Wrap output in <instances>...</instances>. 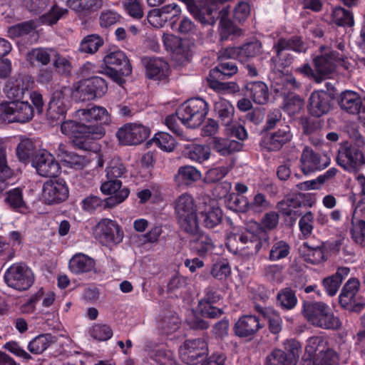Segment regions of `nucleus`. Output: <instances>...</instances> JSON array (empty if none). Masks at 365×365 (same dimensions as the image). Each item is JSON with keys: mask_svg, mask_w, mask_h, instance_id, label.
<instances>
[{"mask_svg": "<svg viewBox=\"0 0 365 365\" xmlns=\"http://www.w3.org/2000/svg\"><path fill=\"white\" fill-rule=\"evenodd\" d=\"M95 266V260L83 253L74 255L68 262L70 272L76 275L90 273L94 270Z\"/></svg>", "mask_w": 365, "mask_h": 365, "instance_id": "nucleus-36", "label": "nucleus"}, {"mask_svg": "<svg viewBox=\"0 0 365 365\" xmlns=\"http://www.w3.org/2000/svg\"><path fill=\"white\" fill-rule=\"evenodd\" d=\"M215 248V242L210 235L204 232H199L190 240L191 252L200 257L211 255Z\"/></svg>", "mask_w": 365, "mask_h": 365, "instance_id": "nucleus-31", "label": "nucleus"}, {"mask_svg": "<svg viewBox=\"0 0 365 365\" xmlns=\"http://www.w3.org/2000/svg\"><path fill=\"white\" fill-rule=\"evenodd\" d=\"M115 199L106 198L101 199L100 197L90 195L84 198L81 202V207L83 210L89 213H94L95 212H101L104 210L112 208L115 207V203H113Z\"/></svg>", "mask_w": 365, "mask_h": 365, "instance_id": "nucleus-41", "label": "nucleus"}, {"mask_svg": "<svg viewBox=\"0 0 365 365\" xmlns=\"http://www.w3.org/2000/svg\"><path fill=\"white\" fill-rule=\"evenodd\" d=\"M223 213L219 207H208L199 214L200 222L207 228L212 229L219 225L222 221Z\"/></svg>", "mask_w": 365, "mask_h": 365, "instance_id": "nucleus-44", "label": "nucleus"}, {"mask_svg": "<svg viewBox=\"0 0 365 365\" xmlns=\"http://www.w3.org/2000/svg\"><path fill=\"white\" fill-rule=\"evenodd\" d=\"M150 130L142 124L128 123L118 128L116 137L120 145H139L150 135Z\"/></svg>", "mask_w": 365, "mask_h": 365, "instance_id": "nucleus-18", "label": "nucleus"}, {"mask_svg": "<svg viewBox=\"0 0 365 365\" xmlns=\"http://www.w3.org/2000/svg\"><path fill=\"white\" fill-rule=\"evenodd\" d=\"M100 190L104 195H110L108 198L115 199L113 200L115 206L123 202L128 198L130 194V190L127 187H123L120 180L106 179L101 183Z\"/></svg>", "mask_w": 365, "mask_h": 365, "instance_id": "nucleus-32", "label": "nucleus"}, {"mask_svg": "<svg viewBox=\"0 0 365 365\" xmlns=\"http://www.w3.org/2000/svg\"><path fill=\"white\" fill-rule=\"evenodd\" d=\"M31 165L37 173L45 178H54L59 173L61 166L55 157L46 150L37 152L31 160Z\"/></svg>", "mask_w": 365, "mask_h": 365, "instance_id": "nucleus-22", "label": "nucleus"}, {"mask_svg": "<svg viewBox=\"0 0 365 365\" xmlns=\"http://www.w3.org/2000/svg\"><path fill=\"white\" fill-rule=\"evenodd\" d=\"M163 42L165 49L172 53V58L178 63L183 64L190 60V48L180 37L173 34H163Z\"/></svg>", "mask_w": 365, "mask_h": 365, "instance_id": "nucleus-24", "label": "nucleus"}, {"mask_svg": "<svg viewBox=\"0 0 365 365\" xmlns=\"http://www.w3.org/2000/svg\"><path fill=\"white\" fill-rule=\"evenodd\" d=\"M108 91V84L101 77L92 76L78 82L74 91V96L81 101L101 98Z\"/></svg>", "mask_w": 365, "mask_h": 365, "instance_id": "nucleus-14", "label": "nucleus"}, {"mask_svg": "<svg viewBox=\"0 0 365 365\" xmlns=\"http://www.w3.org/2000/svg\"><path fill=\"white\" fill-rule=\"evenodd\" d=\"M175 212L177 217L185 216L186 214L197 212L193 198L191 195L183 194L180 195L175 202Z\"/></svg>", "mask_w": 365, "mask_h": 365, "instance_id": "nucleus-54", "label": "nucleus"}, {"mask_svg": "<svg viewBox=\"0 0 365 365\" xmlns=\"http://www.w3.org/2000/svg\"><path fill=\"white\" fill-rule=\"evenodd\" d=\"M214 111L218 122L222 125L226 127V131L228 135L242 141L247 138V132L245 127L233 121L235 108L230 101L224 98H220L215 101Z\"/></svg>", "mask_w": 365, "mask_h": 365, "instance_id": "nucleus-9", "label": "nucleus"}, {"mask_svg": "<svg viewBox=\"0 0 365 365\" xmlns=\"http://www.w3.org/2000/svg\"><path fill=\"white\" fill-rule=\"evenodd\" d=\"M360 288V282L357 278H350L342 287L339 296L341 307L350 312L359 313L365 307V299L357 293Z\"/></svg>", "mask_w": 365, "mask_h": 365, "instance_id": "nucleus-11", "label": "nucleus"}, {"mask_svg": "<svg viewBox=\"0 0 365 365\" xmlns=\"http://www.w3.org/2000/svg\"><path fill=\"white\" fill-rule=\"evenodd\" d=\"M272 51L274 56L270 58V65L277 70L284 69L292 65L295 56L289 52V50L278 42H274Z\"/></svg>", "mask_w": 365, "mask_h": 365, "instance_id": "nucleus-37", "label": "nucleus"}, {"mask_svg": "<svg viewBox=\"0 0 365 365\" xmlns=\"http://www.w3.org/2000/svg\"><path fill=\"white\" fill-rule=\"evenodd\" d=\"M264 324L260 322L259 318L252 314L241 316L235 323L233 331L235 334L242 339H252Z\"/></svg>", "mask_w": 365, "mask_h": 365, "instance_id": "nucleus-25", "label": "nucleus"}, {"mask_svg": "<svg viewBox=\"0 0 365 365\" xmlns=\"http://www.w3.org/2000/svg\"><path fill=\"white\" fill-rule=\"evenodd\" d=\"M278 223L279 215L274 211L269 212L262 217L261 225L254 230L242 229L232 233L229 237V243L232 241L240 243V249L254 250L257 253L269 245V235L266 230H274Z\"/></svg>", "mask_w": 365, "mask_h": 365, "instance_id": "nucleus-3", "label": "nucleus"}, {"mask_svg": "<svg viewBox=\"0 0 365 365\" xmlns=\"http://www.w3.org/2000/svg\"><path fill=\"white\" fill-rule=\"evenodd\" d=\"M162 150L170 152L173 150L176 146L175 138L165 132H158L151 140Z\"/></svg>", "mask_w": 365, "mask_h": 365, "instance_id": "nucleus-61", "label": "nucleus"}, {"mask_svg": "<svg viewBox=\"0 0 365 365\" xmlns=\"http://www.w3.org/2000/svg\"><path fill=\"white\" fill-rule=\"evenodd\" d=\"M302 248L304 260L308 263L319 264L327 259V250L323 242L318 241L316 243L312 240L304 242Z\"/></svg>", "mask_w": 365, "mask_h": 365, "instance_id": "nucleus-33", "label": "nucleus"}, {"mask_svg": "<svg viewBox=\"0 0 365 365\" xmlns=\"http://www.w3.org/2000/svg\"><path fill=\"white\" fill-rule=\"evenodd\" d=\"M266 365H294L292 358H289L284 351L274 349L266 359Z\"/></svg>", "mask_w": 365, "mask_h": 365, "instance_id": "nucleus-63", "label": "nucleus"}, {"mask_svg": "<svg viewBox=\"0 0 365 365\" xmlns=\"http://www.w3.org/2000/svg\"><path fill=\"white\" fill-rule=\"evenodd\" d=\"M333 22L338 26L351 27L354 25L353 13L340 6H335L331 12Z\"/></svg>", "mask_w": 365, "mask_h": 365, "instance_id": "nucleus-48", "label": "nucleus"}, {"mask_svg": "<svg viewBox=\"0 0 365 365\" xmlns=\"http://www.w3.org/2000/svg\"><path fill=\"white\" fill-rule=\"evenodd\" d=\"M34 116V108L28 101L21 100L0 103V120L8 123H25Z\"/></svg>", "mask_w": 365, "mask_h": 365, "instance_id": "nucleus-10", "label": "nucleus"}, {"mask_svg": "<svg viewBox=\"0 0 365 365\" xmlns=\"http://www.w3.org/2000/svg\"><path fill=\"white\" fill-rule=\"evenodd\" d=\"M277 42L287 48L288 50L297 53H306L308 48L302 37L297 35L292 36L289 38L280 37Z\"/></svg>", "mask_w": 365, "mask_h": 365, "instance_id": "nucleus-55", "label": "nucleus"}, {"mask_svg": "<svg viewBox=\"0 0 365 365\" xmlns=\"http://www.w3.org/2000/svg\"><path fill=\"white\" fill-rule=\"evenodd\" d=\"M254 310L267 322L268 329L272 334H278L282 331V319L275 309L255 304Z\"/></svg>", "mask_w": 365, "mask_h": 365, "instance_id": "nucleus-35", "label": "nucleus"}, {"mask_svg": "<svg viewBox=\"0 0 365 365\" xmlns=\"http://www.w3.org/2000/svg\"><path fill=\"white\" fill-rule=\"evenodd\" d=\"M222 299L218 290L212 287H208L204 290V297L199 301L197 310L203 317L216 319L220 317L224 311L216 305Z\"/></svg>", "mask_w": 365, "mask_h": 365, "instance_id": "nucleus-19", "label": "nucleus"}, {"mask_svg": "<svg viewBox=\"0 0 365 365\" xmlns=\"http://www.w3.org/2000/svg\"><path fill=\"white\" fill-rule=\"evenodd\" d=\"M235 166V160L230 158L227 162V165H221L210 168L205 175V180L208 183H215L220 181Z\"/></svg>", "mask_w": 365, "mask_h": 365, "instance_id": "nucleus-53", "label": "nucleus"}, {"mask_svg": "<svg viewBox=\"0 0 365 365\" xmlns=\"http://www.w3.org/2000/svg\"><path fill=\"white\" fill-rule=\"evenodd\" d=\"M230 138H215L213 140V149L222 156H229L236 152L240 151L243 144Z\"/></svg>", "mask_w": 365, "mask_h": 365, "instance_id": "nucleus-42", "label": "nucleus"}, {"mask_svg": "<svg viewBox=\"0 0 365 365\" xmlns=\"http://www.w3.org/2000/svg\"><path fill=\"white\" fill-rule=\"evenodd\" d=\"M291 252V246L283 240H274L269 252L268 259L277 262L289 257Z\"/></svg>", "mask_w": 365, "mask_h": 365, "instance_id": "nucleus-46", "label": "nucleus"}, {"mask_svg": "<svg viewBox=\"0 0 365 365\" xmlns=\"http://www.w3.org/2000/svg\"><path fill=\"white\" fill-rule=\"evenodd\" d=\"M217 66L210 69L207 77L209 87L219 92L225 91L235 92L239 91V87L236 83L222 82V81L230 78L237 73L238 68L236 62L225 58H217Z\"/></svg>", "mask_w": 365, "mask_h": 365, "instance_id": "nucleus-6", "label": "nucleus"}, {"mask_svg": "<svg viewBox=\"0 0 365 365\" xmlns=\"http://www.w3.org/2000/svg\"><path fill=\"white\" fill-rule=\"evenodd\" d=\"M247 95L257 104L264 105L269 98V88L263 81H250L245 86Z\"/></svg>", "mask_w": 365, "mask_h": 365, "instance_id": "nucleus-40", "label": "nucleus"}, {"mask_svg": "<svg viewBox=\"0 0 365 365\" xmlns=\"http://www.w3.org/2000/svg\"><path fill=\"white\" fill-rule=\"evenodd\" d=\"M182 361L188 365H197L208 355V345L202 338L186 339L179 349Z\"/></svg>", "mask_w": 365, "mask_h": 365, "instance_id": "nucleus-13", "label": "nucleus"}, {"mask_svg": "<svg viewBox=\"0 0 365 365\" xmlns=\"http://www.w3.org/2000/svg\"><path fill=\"white\" fill-rule=\"evenodd\" d=\"M177 218L180 229L185 233L191 236H195L200 232V217L197 215V212L192 214H186L185 216Z\"/></svg>", "mask_w": 365, "mask_h": 365, "instance_id": "nucleus-49", "label": "nucleus"}, {"mask_svg": "<svg viewBox=\"0 0 365 365\" xmlns=\"http://www.w3.org/2000/svg\"><path fill=\"white\" fill-rule=\"evenodd\" d=\"M266 365H294L292 358H289L284 351L274 349L266 359Z\"/></svg>", "mask_w": 365, "mask_h": 365, "instance_id": "nucleus-62", "label": "nucleus"}, {"mask_svg": "<svg viewBox=\"0 0 365 365\" xmlns=\"http://www.w3.org/2000/svg\"><path fill=\"white\" fill-rule=\"evenodd\" d=\"M68 195V187L63 178H51L43 183L42 195L48 205L64 202Z\"/></svg>", "mask_w": 365, "mask_h": 365, "instance_id": "nucleus-21", "label": "nucleus"}, {"mask_svg": "<svg viewBox=\"0 0 365 365\" xmlns=\"http://www.w3.org/2000/svg\"><path fill=\"white\" fill-rule=\"evenodd\" d=\"M180 323V319L175 313L166 310L160 316L158 328L163 334L168 335L179 328Z\"/></svg>", "mask_w": 365, "mask_h": 365, "instance_id": "nucleus-45", "label": "nucleus"}, {"mask_svg": "<svg viewBox=\"0 0 365 365\" xmlns=\"http://www.w3.org/2000/svg\"><path fill=\"white\" fill-rule=\"evenodd\" d=\"M68 13L67 9L61 8L53 4L49 11L41 16L40 20L43 24L52 26L56 24L63 16Z\"/></svg>", "mask_w": 365, "mask_h": 365, "instance_id": "nucleus-59", "label": "nucleus"}, {"mask_svg": "<svg viewBox=\"0 0 365 365\" xmlns=\"http://www.w3.org/2000/svg\"><path fill=\"white\" fill-rule=\"evenodd\" d=\"M68 6L79 16H88L102 6L101 0H68Z\"/></svg>", "mask_w": 365, "mask_h": 365, "instance_id": "nucleus-43", "label": "nucleus"}, {"mask_svg": "<svg viewBox=\"0 0 365 365\" xmlns=\"http://www.w3.org/2000/svg\"><path fill=\"white\" fill-rule=\"evenodd\" d=\"M334 97L325 91L312 92L308 99L307 111L315 118H320L328 114L334 108Z\"/></svg>", "mask_w": 365, "mask_h": 365, "instance_id": "nucleus-20", "label": "nucleus"}, {"mask_svg": "<svg viewBox=\"0 0 365 365\" xmlns=\"http://www.w3.org/2000/svg\"><path fill=\"white\" fill-rule=\"evenodd\" d=\"M262 45L259 40H254L238 46L240 61L246 62L261 53Z\"/></svg>", "mask_w": 365, "mask_h": 365, "instance_id": "nucleus-52", "label": "nucleus"}, {"mask_svg": "<svg viewBox=\"0 0 365 365\" xmlns=\"http://www.w3.org/2000/svg\"><path fill=\"white\" fill-rule=\"evenodd\" d=\"M102 71L99 73L106 74L113 81L123 83V76H129L132 72V67L125 53L120 50L110 51L103 58Z\"/></svg>", "mask_w": 365, "mask_h": 365, "instance_id": "nucleus-8", "label": "nucleus"}, {"mask_svg": "<svg viewBox=\"0 0 365 365\" xmlns=\"http://www.w3.org/2000/svg\"><path fill=\"white\" fill-rule=\"evenodd\" d=\"M292 138V134L289 126L282 125L277 131L263 135L259 145L267 151H277L291 141Z\"/></svg>", "mask_w": 365, "mask_h": 365, "instance_id": "nucleus-26", "label": "nucleus"}, {"mask_svg": "<svg viewBox=\"0 0 365 365\" xmlns=\"http://www.w3.org/2000/svg\"><path fill=\"white\" fill-rule=\"evenodd\" d=\"M364 98L357 92L346 90L341 92L337 99L340 108L352 115L360 113Z\"/></svg>", "mask_w": 365, "mask_h": 365, "instance_id": "nucleus-34", "label": "nucleus"}, {"mask_svg": "<svg viewBox=\"0 0 365 365\" xmlns=\"http://www.w3.org/2000/svg\"><path fill=\"white\" fill-rule=\"evenodd\" d=\"M301 169L304 174L321 170L329 165V160L327 156L323 158L319 153H315L311 148L306 146L300 158Z\"/></svg>", "mask_w": 365, "mask_h": 365, "instance_id": "nucleus-28", "label": "nucleus"}, {"mask_svg": "<svg viewBox=\"0 0 365 365\" xmlns=\"http://www.w3.org/2000/svg\"><path fill=\"white\" fill-rule=\"evenodd\" d=\"M277 305L284 310H291L297 304L295 291L290 287L281 289L277 295Z\"/></svg>", "mask_w": 365, "mask_h": 365, "instance_id": "nucleus-47", "label": "nucleus"}, {"mask_svg": "<svg viewBox=\"0 0 365 365\" xmlns=\"http://www.w3.org/2000/svg\"><path fill=\"white\" fill-rule=\"evenodd\" d=\"M266 365H294L292 358H289L284 351L274 349L266 359Z\"/></svg>", "mask_w": 365, "mask_h": 365, "instance_id": "nucleus-64", "label": "nucleus"}, {"mask_svg": "<svg viewBox=\"0 0 365 365\" xmlns=\"http://www.w3.org/2000/svg\"><path fill=\"white\" fill-rule=\"evenodd\" d=\"M363 160V153L356 145L347 141L340 145L336 161L344 170L350 173L357 171Z\"/></svg>", "mask_w": 365, "mask_h": 365, "instance_id": "nucleus-17", "label": "nucleus"}, {"mask_svg": "<svg viewBox=\"0 0 365 365\" xmlns=\"http://www.w3.org/2000/svg\"><path fill=\"white\" fill-rule=\"evenodd\" d=\"M314 203V200L310 193H292L279 201L277 205V209L283 215L294 219L302 215L299 221V227L303 238L307 239L312 234L314 215L311 211L302 215L299 209L311 207Z\"/></svg>", "mask_w": 365, "mask_h": 365, "instance_id": "nucleus-4", "label": "nucleus"}, {"mask_svg": "<svg viewBox=\"0 0 365 365\" xmlns=\"http://www.w3.org/2000/svg\"><path fill=\"white\" fill-rule=\"evenodd\" d=\"M68 110L67 101L61 90L55 91L51 96L46 110L47 119L51 123L64 119Z\"/></svg>", "mask_w": 365, "mask_h": 365, "instance_id": "nucleus-30", "label": "nucleus"}, {"mask_svg": "<svg viewBox=\"0 0 365 365\" xmlns=\"http://www.w3.org/2000/svg\"><path fill=\"white\" fill-rule=\"evenodd\" d=\"M322 339L319 336L312 337L310 339L309 342L312 346H307L306 350L310 351L313 349L314 351H319L316 359L319 365H335L337 364L339 356L337 353L332 349L327 348L325 351L319 350V346Z\"/></svg>", "mask_w": 365, "mask_h": 365, "instance_id": "nucleus-38", "label": "nucleus"}, {"mask_svg": "<svg viewBox=\"0 0 365 365\" xmlns=\"http://www.w3.org/2000/svg\"><path fill=\"white\" fill-rule=\"evenodd\" d=\"M103 44V38L96 34L86 36L81 42L78 50L81 53H94Z\"/></svg>", "mask_w": 365, "mask_h": 365, "instance_id": "nucleus-58", "label": "nucleus"}, {"mask_svg": "<svg viewBox=\"0 0 365 365\" xmlns=\"http://www.w3.org/2000/svg\"><path fill=\"white\" fill-rule=\"evenodd\" d=\"M6 284L16 290L29 289L34 282L32 270L24 264H13L4 273Z\"/></svg>", "mask_w": 365, "mask_h": 365, "instance_id": "nucleus-12", "label": "nucleus"}, {"mask_svg": "<svg viewBox=\"0 0 365 365\" xmlns=\"http://www.w3.org/2000/svg\"><path fill=\"white\" fill-rule=\"evenodd\" d=\"M36 24L34 20H29L10 26L7 29V35L11 38H16L34 33Z\"/></svg>", "mask_w": 365, "mask_h": 365, "instance_id": "nucleus-50", "label": "nucleus"}, {"mask_svg": "<svg viewBox=\"0 0 365 365\" xmlns=\"http://www.w3.org/2000/svg\"><path fill=\"white\" fill-rule=\"evenodd\" d=\"M53 338L50 334H40L29 343L28 349L34 354H41L50 346L53 342Z\"/></svg>", "mask_w": 365, "mask_h": 365, "instance_id": "nucleus-56", "label": "nucleus"}, {"mask_svg": "<svg viewBox=\"0 0 365 365\" xmlns=\"http://www.w3.org/2000/svg\"><path fill=\"white\" fill-rule=\"evenodd\" d=\"M36 146L32 140L29 138L24 139L18 144L16 150V156L19 161L27 164L31 162L34 157Z\"/></svg>", "mask_w": 365, "mask_h": 365, "instance_id": "nucleus-51", "label": "nucleus"}, {"mask_svg": "<svg viewBox=\"0 0 365 365\" xmlns=\"http://www.w3.org/2000/svg\"><path fill=\"white\" fill-rule=\"evenodd\" d=\"M34 86V78L29 74L20 73L11 78L6 84L5 93L9 99L21 100L27 91Z\"/></svg>", "mask_w": 365, "mask_h": 365, "instance_id": "nucleus-23", "label": "nucleus"}, {"mask_svg": "<svg viewBox=\"0 0 365 365\" xmlns=\"http://www.w3.org/2000/svg\"><path fill=\"white\" fill-rule=\"evenodd\" d=\"M96 237L105 246L120 243L124 237L121 227L115 220L104 218L100 220L95 228Z\"/></svg>", "mask_w": 365, "mask_h": 365, "instance_id": "nucleus-16", "label": "nucleus"}, {"mask_svg": "<svg viewBox=\"0 0 365 365\" xmlns=\"http://www.w3.org/2000/svg\"><path fill=\"white\" fill-rule=\"evenodd\" d=\"M232 1L226 0L225 2L215 4V6H213L207 15L213 19V22L205 21L204 23H201L202 25H213L217 20H219L218 32L220 41L232 40L236 36H240L241 33V30L235 25L233 21L228 19L231 9L230 2Z\"/></svg>", "mask_w": 365, "mask_h": 365, "instance_id": "nucleus-7", "label": "nucleus"}, {"mask_svg": "<svg viewBox=\"0 0 365 365\" xmlns=\"http://www.w3.org/2000/svg\"><path fill=\"white\" fill-rule=\"evenodd\" d=\"M76 116L80 122L65 120L61 125V130L72 140L75 146L83 150L88 149L91 140L103 138L106 134L104 125L111 122L108 110L98 106L78 109Z\"/></svg>", "mask_w": 365, "mask_h": 365, "instance_id": "nucleus-1", "label": "nucleus"}, {"mask_svg": "<svg viewBox=\"0 0 365 365\" xmlns=\"http://www.w3.org/2000/svg\"><path fill=\"white\" fill-rule=\"evenodd\" d=\"M339 60V53L336 51L314 57L313 63L318 75L317 80L321 82L333 73L336 71V61Z\"/></svg>", "mask_w": 365, "mask_h": 365, "instance_id": "nucleus-29", "label": "nucleus"}, {"mask_svg": "<svg viewBox=\"0 0 365 365\" xmlns=\"http://www.w3.org/2000/svg\"><path fill=\"white\" fill-rule=\"evenodd\" d=\"M148 78L166 82L168 80L170 66L161 58L147 57L143 59Z\"/></svg>", "mask_w": 365, "mask_h": 365, "instance_id": "nucleus-27", "label": "nucleus"}, {"mask_svg": "<svg viewBox=\"0 0 365 365\" xmlns=\"http://www.w3.org/2000/svg\"><path fill=\"white\" fill-rule=\"evenodd\" d=\"M4 202L14 212L22 215L29 212V207L24 199L23 189L21 187H14L8 190L6 192Z\"/></svg>", "mask_w": 365, "mask_h": 365, "instance_id": "nucleus-39", "label": "nucleus"}, {"mask_svg": "<svg viewBox=\"0 0 365 365\" xmlns=\"http://www.w3.org/2000/svg\"><path fill=\"white\" fill-rule=\"evenodd\" d=\"M350 236L352 240L361 247H365V220H354V212L351 217Z\"/></svg>", "mask_w": 365, "mask_h": 365, "instance_id": "nucleus-57", "label": "nucleus"}, {"mask_svg": "<svg viewBox=\"0 0 365 365\" xmlns=\"http://www.w3.org/2000/svg\"><path fill=\"white\" fill-rule=\"evenodd\" d=\"M209 111L208 103L202 98H192L181 104L175 113L168 115L165 123L168 129L178 136L183 135V130L178 123L189 128L202 125Z\"/></svg>", "mask_w": 365, "mask_h": 365, "instance_id": "nucleus-2", "label": "nucleus"}, {"mask_svg": "<svg viewBox=\"0 0 365 365\" xmlns=\"http://www.w3.org/2000/svg\"><path fill=\"white\" fill-rule=\"evenodd\" d=\"M302 313L316 327L336 330L341 325L340 319L334 316L331 308L322 302L304 301Z\"/></svg>", "mask_w": 365, "mask_h": 365, "instance_id": "nucleus-5", "label": "nucleus"}, {"mask_svg": "<svg viewBox=\"0 0 365 365\" xmlns=\"http://www.w3.org/2000/svg\"><path fill=\"white\" fill-rule=\"evenodd\" d=\"M181 9L176 3H171L160 8L151 9L147 16L148 22L155 27H163L168 24L175 30L176 22L180 19Z\"/></svg>", "mask_w": 365, "mask_h": 365, "instance_id": "nucleus-15", "label": "nucleus"}, {"mask_svg": "<svg viewBox=\"0 0 365 365\" xmlns=\"http://www.w3.org/2000/svg\"><path fill=\"white\" fill-rule=\"evenodd\" d=\"M186 155L191 160L202 163L209 159L210 148L207 145H192L187 148Z\"/></svg>", "mask_w": 365, "mask_h": 365, "instance_id": "nucleus-60", "label": "nucleus"}]
</instances>
